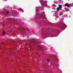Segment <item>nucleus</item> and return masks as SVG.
<instances>
[{"label": "nucleus", "mask_w": 73, "mask_h": 73, "mask_svg": "<svg viewBox=\"0 0 73 73\" xmlns=\"http://www.w3.org/2000/svg\"><path fill=\"white\" fill-rule=\"evenodd\" d=\"M57 10L58 11H59V10H60V9L59 8V7H57L56 8Z\"/></svg>", "instance_id": "nucleus-7"}, {"label": "nucleus", "mask_w": 73, "mask_h": 73, "mask_svg": "<svg viewBox=\"0 0 73 73\" xmlns=\"http://www.w3.org/2000/svg\"><path fill=\"white\" fill-rule=\"evenodd\" d=\"M41 17L43 19H45L46 17H45V12H43L42 14L41 15Z\"/></svg>", "instance_id": "nucleus-1"}, {"label": "nucleus", "mask_w": 73, "mask_h": 73, "mask_svg": "<svg viewBox=\"0 0 73 73\" xmlns=\"http://www.w3.org/2000/svg\"><path fill=\"white\" fill-rule=\"evenodd\" d=\"M36 13H37V15L38 16L39 15V13H38V12H37Z\"/></svg>", "instance_id": "nucleus-11"}, {"label": "nucleus", "mask_w": 73, "mask_h": 73, "mask_svg": "<svg viewBox=\"0 0 73 73\" xmlns=\"http://www.w3.org/2000/svg\"><path fill=\"white\" fill-rule=\"evenodd\" d=\"M38 52H37V53H36V54H38Z\"/></svg>", "instance_id": "nucleus-13"}, {"label": "nucleus", "mask_w": 73, "mask_h": 73, "mask_svg": "<svg viewBox=\"0 0 73 73\" xmlns=\"http://www.w3.org/2000/svg\"><path fill=\"white\" fill-rule=\"evenodd\" d=\"M65 6L66 7H68L70 6V5L69 4H68V3H66L65 4Z\"/></svg>", "instance_id": "nucleus-2"}, {"label": "nucleus", "mask_w": 73, "mask_h": 73, "mask_svg": "<svg viewBox=\"0 0 73 73\" xmlns=\"http://www.w3.org/2000/svg\"><path fill=\"white\" fill-rule=\"evenodd\" d=\"M59 7L60 9V10H61V8H62V5H59Z\"/></svg>", "instance_id": "nucleus-3"}, {"label": "nucleus", "mask_w": 73, "mask_h": 73, "mask_svg": "<svg viewBox=\"0 0 73 73\" xmlns=\"http://www.w3.org/2000/svg\"><path fill=\"white\" fill-rule=\"evenodd\" d=\"M62 15V14L61 15Z\"/></svg>", "instance_id": "nucleus-15"}, {"label": "nucleus", "mask_w": 73, "mask_h": 73, "mask_svg": "<svg viewBox=\"0 0 73 73\" xmlns=\"http://www.w3.org/2000/svg\"><path fill=\"white\" fill-rule=\"evenodd\" d=\"M44 2H45V4H46V6L44 5V6L46 7V6H47L48 5H46V4L48 2L46 1H45Z\"/></svg>", "instance_id": "nucleus-4"}, {"label": "nucleus", "mask_w": 73, "mask_h": 73, "mask_svg": "<svg viewBox=\"0 0 73 73\" xmlns=\"http://www.w3.org/2000/svg\"><path fill=\"white\" fill-rule=\"evenodd\" d=\"M3 35H5V31H3Z\"/></svg>", "instance_id": "nucleus-5"}, {"label": "nucleus", "mask_w": 73, "mask_h": 73, "mask_svg": "<svg viewBox=\"0 0 73 73\" xmlns=\"http://www.w3.org/2000/svg\"><path fill=\"white\" fill-rule=\"evenodd\" d=\"M7 13H9V12H8V11H7Z\"/></svg>", "instance_id": "nucleus-12"}, {"label": "nucleus", "mask_w": 73, "mask_h": 73, "mask_svg": "<svg viewBox=\"0 0 73 73\" xmlns=\"http://www.w3.org/2000/svg\"><path fill=\"white\" fill-rule=\"evenodd\" d=\"M47 61L48 62H49L50 61V60L49 59H47Z\"/></svg>", "instance_id": "nucleus-10"}, {"label": "nucleus", "mask_w": 73, "mask_h": 73, "mask_svg": "<svg viewBox=\"0 0 73 73\" xmlns=\"http://www.w3.org/2000/svg\"><path fill=\"white\" fill-rule=\"evenodd\" d=\"M43 0H41V2H40V3L41 4V3H43Z\"/></svg>", "instance_id": "nucleus-8"}, {"label": "nucleus", "mask_w": 73, "mask_h": 73, "mask_svg": "<svg viewBox=\"0 0 73 73\" xmlns=\"http://www.w3.org/2000/svg\"><path fill=\"white\" fill-rule=\"evenodd\" d=\"M60 15H61V14L60 13Z\"/></svg>", "instance_id": "nucleus-14"}, {"label": "nucleus", "mask_w": 73, "mask_h": 73, "mask_svg": "<svg viewBox=\"0 0 73 73\" xmlns=\"http://www.w3.org/2000/svg\"><path fill=\"white\" fill-rule=\"evenodd\" d=\"M19 11H23V10L22 9L20 8L19 9Z\"/></svg>", "instance_id": "nucleus-6"}, {"label": "nucleus", "mask_w": 73, "mask_h": 73, "mask_svg": "<svg viewBox=\"0 0 73 73\" xmlns=\"http://www.w3.org/2000/svg\"><path fill=\"white\" fill-rule=\"evenodd\" d=\"M38 9H36V13H37V12H38Z\"/></svg>", "instance_id": "nucleus-9"}]
</instances>
